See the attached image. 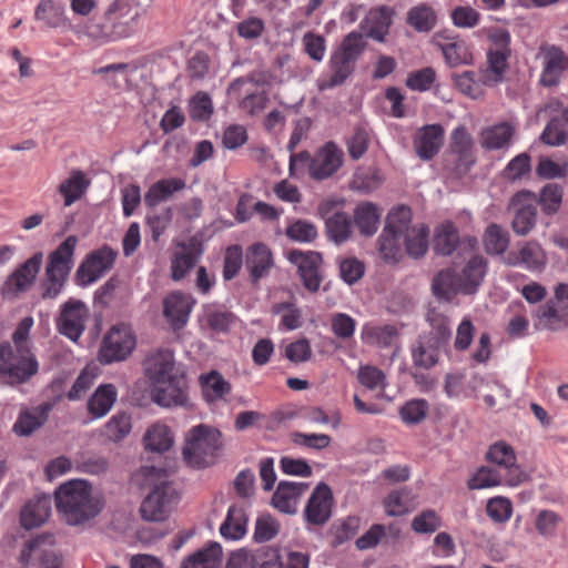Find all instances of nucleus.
Returning <instances> with one entry per match:
<instances>
[{
  "label": "nucleus",
  "instance_id": "obj_22",
  "mask_svg": "<svg viewBox=\"0 0 568 568\" xmlns=\"http://www.w3.org/2000/svg\"><path fill=\"white\" fill-rule=\"evenodd\" d=\"M333 202H325L320 206V212L325 219L326 232L329 240L335 244H342L352 235V221L345 212H333Z\"/></svg>",
  "mask_w": 568,
  "mask_h": 568
},
{
  "label": "nucleus",
  "instance_id": "obj_32",
  "mask_svg": "<svg viewBox=\"0 0 568 568\" xmlns=\"http://www.w3.org/2000/svg\"><path fill=\"white\" fill-rule=\"evenodd\" d=\"M247 516L245 509L239 506H231L226 518L220 527L223 538L229 540H239L246 534Z\"/></svg>",
  "mask_w": 568,
  "mask_h": 568
},
{
  "label": "nucleus",
  "instance_id": "obj_3",
  "mask_svg": "<svg viewBox=\"0 0 568 568\" xmlns=\"http://www.w3.org/2000/svg\"><path fill=\"white\" fill-rule=\"evenodd\" d=\"M487 272V262L483 256H473L459 274L453 270L440 271L433 280V293L444 300H450L457 293L474 294L480 286Z\"/></svg>",
  "mask_w": 568,
  "mask_h": 568
},
{
  "label": "nucleus",
  "instance_id": "obj_61",
  "mask_svg": "<svg viewBox=\"0 0 568 568\" xmlns=\"http://www.w3.org/2000/svg\"><path fill=\"white\" fill-rule=\"evenodd\" d=\"M305 53L315 62H322L326 53V40L323 36L306 32L302 38Z\"/></svg>",
  "mask_w": 568,
  "mask_h": 568
},
{
  "label": "nucleus",
  "instance_id": "obj_48",
  "mask_svg": "<svg viewBox=\"0 0 568 568\" xmlns=\"http://www.w3.org/2000/svg\"><path fill=\"white\" fill-rule=\"evenodd\" d=\"M428 235L429 232L425 225L419 224L412 226V229L403 235L407 254L414 258L423 256L428 248Z\"/></svg>",
  "mask_w": 568,
  "mask_h": 568
},
{
  "label": "nucleus",
  "instance_id": "obj_45",
  "mask_svg": "<svg viewBox=\"0 0 568 568\" xmlns=\"http://www.w3.org/2000/svg\"><path fill=\"white\" fill-rule=\"evenodd\" d=\"M47 417L48 409L43 407L21 412L13 425V430L18 435L28 436L41 427L45 423Z\"/></svg>",
  "mask_w": 568,
  "mask_h": 568
},
{
  "label": "nucleus",
  "instance_id": "obj_34",
  "mask_svg": "<svg viewBox=\"0 0 568 568\" xmlns=\"http://www.w3.org/2000/svg\"><path fill=\"white\" fill-rule=\"evenodd\" d=\"M222 561V547L210 542L206 547L185 558L181 568H219Z\"/></svg>",
  "mask_w": 568,
  "mask_h": 568
},
{
  "label": "nucleus",
  "instance_id": "obj_51",
  "mask_svg": "<svg viewBox=\"0 0 568 568\" xmlns=\"http://www.w3.org/2000/svg\"><path fill=\"white\" fill-rule=\"evenodd\" d=\"M410 221H412L410 209L407 206L400 205L398 207L393 209L388 213L386 225L383 231L403 236L412 229Z\"/></svg>",
  "mask_w": 568,
  "mask_h": 568
},
{
  "label": "nucleus",
  "instance_id": "obj_15",
  "mask_svg": "<svg viewBox=\"0 0 568 568\" xmlns=\"http://www.w3.org/2000/svg\"><path fill=\"white\" fill-rule=\"evenodd\" d=\"M486 458L506 470L505 485L515 487L525 480L526 474L516 464L514 448L506 442L493 444L486 453Z\"/></svg>",
  "mask_w": 568,
  "mask_h": 568
},
{
  "label": "nucleus",
  "instance_id": "obj_62",
  "mask_svg": "<svg viewBox=\"0 0 568 568\" xmlns=\"http://www.w3.org/2000/svg\"><path fill=\"white\" fill-rule=\"evenodd\" d=\"M473 138L465 125H458L450 134V150L460 158H466L473 149Z\"/></svg>",
  "mask_w": 568,
  "mask_h": 568
},
{
  "label": "nucleus",
  "instance_id": "obj_59",
  "mask_svg": "<svg viewBox=\"0 0 568 568\" xmlns=\"http://www.w3.org/2000/svg\"><path fill=\"white\" fill-rule=\"evenodd\" d=\"M428 413V403L425 399H413L400 408V417L407 425H415L423 422Z\"/></svg>",
  "mask_w": 568,
  "mask_h": 568
},
{
  "label": "nucleus",
  "instance_id": "obj_63",
  "mask_svg": "<svg viewBox=\"0 0 568 568\" xmlns=\"http://www.w3.org/2000/svg\"><path fill=\"white\" fill-rule=\"evenodd\" d=\"M486 511L495 523H506L511 517L513 505L506 497H494L488 500Z\"/></svg>",
  "mask_w": 568,
  "mask_h": 568
},
{
  "label": "nucleus",
  "instance_id": "obj_6",
  "mask_svg": "<svg viewBox=\"0 0 568 568\" xmlns=\"http://www.w3.org/2000/svg\"><path fill=\"white\" fill-rule=\"evenodd\" d=\"M221 447V433L207 425H197L185 437L183 458L191 467L202 468L212 464Z\"/></svg>",
  "mask_w": 568,
  "mask_h": 568
},
{
  "label": "nucleus",
  "instance_id": "obj_1",
  "mask_svg": "<svg viewBox=\"0 0 568 568\" xmlns=\"http://www.w3.org/2000/svg\"><path fill=\"white\" fill-rule=\"evenodd\" d=\"M54 501L62 519L71 526L81 525L100 513L92 486L84 479H71L61 484L55 489Z\"/></svg>",
  "mask_w": 568,
  "mask_h": 568
},
{
  "label": "nucleus",
  "instance_id": "obj_16",
  "mask_svg": "<svg viewBox=\"0 0 568 568\" xmlns=\"http://www.w3.org/2000/svg\"><path fill=\"white\" fill-rule=\"evenodd\" d=\"M332 508L333 493L328 485L320 483L306 503L304 518L310 525L323 526L329 520Z\"/></svg>",
  "mask_w": 568,
  "mask_h": 568
},
{
  "label": "nucleus",
  "instance_id": "obj_14",
  "mask_svg": "<svg viewBox=\"0 0 568 568\" xmlns=\"http://www.w3.org/2000/svg\"><path fill=\"white\" fill-rule=\"evenodd\" d=\"M139 11L131 7L126 0H115L109 7V24L111 32L109 40H119L130 37L136 28Z\"/></svg>",
  "mask_w": 568,
  "mask_h": 568
},
{
  "label": "nucleus",
  "instance_id": "obj_64",
  "mask_svg": "<svg viewBox=\"0 0 568 568\" xmlns=\"http://www.w3.org/2000/svg\"><path fill=\"white\" fill-rule=\"evenodd\" d=\"M540 139L547 145L559 146L568 140V131L558 119H552L545 126Z\"/></svg>",
  "mask_w": 568,
  "mask_h": 568
},
{
  "label": "nucleus",
  "instance_id": "obj_12",
  "mask_svg": "<svg viewBox=\"0 0 568 568\" xmlns=\"http://www.w3.org/2000/svg\"><path fill=\"white\" fill-rule=\"evenodd\" d=\"M144 372L151 385H161L182 374L176 367L173 351L169 348H158L151 352L144 359Z\"/></svg>",
  "mask_w": 568,
  "mask_h": 568
},
{
  "label": "nucleus",
  "instance_id": "obj_54",
  "mask_svg": "<svg viewBox=\"0 0 568 568\" xmlns=\"http://www.w3.org/2000/svg\"><path fill=\"white\" fill-rule=\"evenodd\" d=\"M285 234L290 240L298 243H312L318 235L314 223L300 219L287 225Z\"/></svg>",
  "mask_w": 568,
  "mask_h": 568
},
{
  "label": "nucleus",
  "instance_id": "obj_38",
  "mask_svg": "<svg viewBox=\"0 0 568 568\" xmlns=\"http://www.w3.org/2000/svg\"><path fill=\"white\" fill-rule=\"evenodd\" d=\"M200 253L192 246L181 245L180 251L175 252L171 262V277L179 282L195 266Z\"/></svg>",
  "mask_w": 568,
  "mask_h": 568
},
{
  "label": "nucleus",
  "instance_id": "obj_58",
  "mask_svg": "<svg viewBox=\"0 0 568 568\" xmlns=\"http://www.w3.org/2000/svg\"><path fill=\"white\" fill-rule=\"evenodd\" d=\"M562 201V187L555 183L545 185L539 194V204L547 214L556 213Z\"/></svg>",
  "mask_w": 568,
  "mask_h": 568
},
{
  "label": "nucleus",
  "instance_id": "obj_46",
  "mask_svg": "<svg viewBox=\"0 0 568 568\" xmlns=\"http://www.w3.org/2000/svg\"><path fill=\"white\" fill-rule=\"evenodd\" d=\"M101 374L99 366L94 363L88 364L79 374L72 387L67 393L69 400L81 399L93 386L95 379Z\"/></svg>",
  "mask_w": 568,
  "mask_h": 568
},
{
  "label": "nucleus",
  "instance_id": "obj_57",
  "mask_svg": "<svg viewBox=\"0 0 568 568\" xmlns=\"http://www.w3.org/2000/svg\"><path fill=\"white\" fill-rule=\"evenodd\" d=\"M243 266V250L240 245H231L226 248L223 260V278L233 280Z\"/></svg>",
  "mask_w": 568,
  "mask_h": 568
},
{
  "label": "nucleus",
  "instance_id": "obj_2",
  "mask_svg": "<svg viewBox=\"0 0 568 568\" xmlns=\"http://www.w3.org/2000/svg\"><path fill=\"white\" fill-rule=\"evenodd\" d=\"M141 476L143 486L151 488L140 507L142 518L148 521L168 519L179 499L175 488L169 480V474L154 466H144L141 468Z\"/></svg>",
  "mask_w": 568,
  "mask_h": 568
},
{
  "label": "nucleus",
  "instance_id": "obj_39",
  "mask_svg": "<svg viewBox=\"0 0 568 568\" xmlns=\"http://www.w3.org/2000/svg\"><path fill=\"white\" fill-rule=\"evenodd\" d=\"M509 53L507 51H494L488 52V65L480 71V81L485 85H494L501 81L503 75L507 69V58Z\"/></svg>",
  "mask_w": 568,
  "mask_h": 568
},
{
  "label": "nucleus",
  "instance_id": "obj_43",
  "mask_svg": "<svg viewBox=\"0 0 568 568\" xmlns=\"http://www.w3.org/2000/svg\"><path fill=\"white\" fill-rule=\"evenodd\" d=\"M202 393L206 402H215L224 398L230 394V383L219 373L211 372L207 375L201 376Z\"/></svg>",
  "mask_w": 568,
  "mask_h": 568
},
{
  "label": "nucleus",
  "instance_id": "obj_26",
  "mask_svg": "<svg viewBox=\"0 0 568 568\" xmlns=\"http://www.w3.org/2000/svg\"><path fill=\"white\" fill-rule=\"evenodd\" d=\"M307 489L306 483L281 481L272 497V505L281 513L295 514L300 499Z\"/></svg>",
  "mask_w": 568,
  "mask_h": 568
},
{
  "label": "nucleus",
  "instance_id": "obj_25",
  "mask_svg": "<svg viewBox=\"0 0 568 568\" xmlns=\"http://www.w3.org/2000/svg\"><path fill=\"white\" fill-rule=\"evenodd\" d=\"M444 128L440 124H428L418 130L414 139L416 154L424 161L433 159L444 142Z\"/></svg>",
  "mask_w": 568,
  "mask_h": 568
},
{
  "label": "nucleus",
  "instance_id": "obj_53",
  "mask_svg": "<svg viewBox=\"0 0 568 568\" xmlns=\"http://www.w3.org/2000/svg\"><path fill=\"white\" fill-rule=\"evenodd\" d=\"M399 236L394 233L383 231L378 237V251L383 260L387 263H395L402 256L400 240Z\"/></svg>",
  "mask_w": 568,
  "mask_h": 568
},
{
  "label": "nucleus",
  "instance_id": "obj_9",
  "mask_svg": "<svg viewBox=\"0 0 568 568\" xmlns=\"http://www.w3.org/2000/svg\"><path fill=\"white\" fill-rule=\"evenodd\" d=\"M89 310L85 304L75 298H69L60 307L59 316L55 320L58 332L77 342L84 332Z\"/></svg>",
  "mask_w": 568,
  "mask_h": 568
},
{
  "label": "nucleus",
  "instance_id": "obj_29",
  "mask_svg": "<svg viewBox=\"0 0 568 568\" xmlns=\"http://www.w3.org/2000/svg\"><path fill=\"white\" fill-rule=\"evenodd\" d=\"M355 61L333 51L328 61L329 75L318 82L320 90H328L343 84L353 73Z\"/></svg>",
  "mask_w": 568,
  "mask_h": 568
},
{
  "label": "nucleus",
  "instance_id": "obj_28",
  "mask_svg": "<svg viewBox=\"0 0 568 568\" xmlns=\"http://www.w3.org/2000/svg\"><path fill=\"white\" fill-rule=\"evenodd\" d=\"M106 268V246L90 253L75 273L77 283L87 286L100 278Z\"/></svg>",
  "mask_w": 568,
  "mask_h": 568
},
{
  "label": "nucleus",
  "instance_id": "obj_60",
  "mask_svg": "<svg viewBox=\"0 0 568 568\" xmlns=\"http://www.w3.org/2000/svg\"><path fill=\"white\" fill-rule=\"evenodd\" d=\"M465 378L466 376L464 373H452L446 375L444 388L448 397H467L474 393L475 385H466Z\"/></svg>",
  "mask_w": 568,
  "mask_h": 568
},
{
  "label": "nucleus",
  "instance_id": "obj_4",
  "mask_svg": "<svg viewBox=\"0 0 568 568\" xmlns=\"http://www.w3.org/2000/svg\"><path fill=\"white\" fill-rule=\"evenodd\" d=\"M39 372V362L32 347L18 348L9 342L0 343V382L9 386L28 383Z\"/></svg>",
  "mask_w": 568,
  "mask_h": 568
},
{
  "label": "nucleus",
  "instance_id": "obj_19",
  "mask_svg": "<svg viewBox=\"0 0 568 568\" xmlns=\"http://www.w3.org/2000/svg\"><path fill=\"white\" fill-rule=\"evenodd\" d=\"M151 386L152 398L160 406H184L187 403V385L183 374H179L161 385Z\"/></svg>",
  "mask_w": 568,
  "mask_h": 568
},
{
  "label": "nucleus",
  "instance_id": "obj_56",
  "mask_svg": "<svg viewBox=\"0 0 568 568\" xmlns=\"http://www.w3.org/2000/svg\"><path fill=\"white\" fill-rule=\"evenodd\" d=\"M537 212L532 205H524L516 210L511 223L513 230L517 235H527L536 224Z\"/></svg>",
  "mask_w": 568,
  "mask_h": 568
},
{
  "label": "nucleus",
  "instance_id": "obj_21",
  "mask_svg": "<svg viewBox=\"0 0 568 568\" xmlns=\"http://www.w3.org/2000/svg\"><path fill=\"white\" fill-rule=\"evenodd\" d=\"M136 337L128 324H118L109 329V363L125 361L135 349Z\"/></svg>",
  "mask_w": 568,
  "mask_h": 568
},
{
  "label": "nucleus",
  "instance_id": "obj_13",
  "mask_svg": "<svg viewBox=\"0 0 568 568\" xmlns=\"http://www.w3.org/2000/svg\"><path fill=\"white\" fill-rule=\"evenodd\" d=\"M287 260L297 267L304 286L310 292L318 291L322 282L320 275L322 255L314 251L292 250L287 253Z\"/></svg>",
  "mask_w": 568,
  "mask_h": 568
},
{
  "label": "nucleus",
  "instance_id": "obj_47",
  "mask_svg": "<svg viewBox=\"0 0 568 568\" xmlns=\"http://www.w3.org/2000/svg\"><path fill=\"white\" fill-rule=\"evenodd\" d=\"M439 346L432 342V338L419 337L412 349L413 362L422 368H430L438 361Z\"/></svg>",
  "mask_w": 568,
  "mask_h": 568
},
{
  "label": "nucleus",
  "instance_id": "obj_37",
  "mask_svg": "<svg viewBox=\"0 0 568 568\" xmlns=\"http://www.w3.org/2000/svg\"><path fill=\"white\" fill-rule=\"evenodd\" d=\"M459 244V233L456 226L446 221L439 224L434 234V251L439 255H450Z\"/></svg>",
  "mask_w": 568,
  "mask_h": 568
},
{
  "label": "nucleus",
  "instance_id": "obj_30",
  "mask_svg": "<svg viewBox=\"0 0 568 568\" xmlns=\"http://www.w3.org/2000/svg\"><path fill=\"white\" fill-rule=\"evenodd\" d=\"M568 67V59L557 47H549L544 52L541 83L546 87L556 85Z\"/></svg>",
  "mask_w": 568,
  "mask_h": 568
},
{
  "label": "nucleus",
  "instance_id": "obj_35",
  "mask_svg": "<svg viewBox=\"0 0 568 568\" xmlns=\"http://www.w3.org/2000/svg\"><path fill=\"white\" fill-rule=\"evenodd\" d=\"M185 187L182 179L171 178L155 182L144 195V203L148 206H155L159 203L170 199L175 192Z\"/></svg>",
  "mask_w": 568,
  "mask_h": 568
},
{
  "label": "nucleus",
  "instance_id": "obj_41",
  "mask_svg": "<svg viewBox=\"0 0 568 568\" xmlns=\"http://www.w3.org/2000/svg\"><path fill=\"white\" fill-rule=\"evenodd\" d=\"M485 251L490 255H504L509 247V233L500 225L491 223L484 234Z\"/></svg>",
  "mask_w": 568,
  "mask_h": 568
},
{
  "label": "nucleus",
  "instance_id": "obj_49",
  "mask_svg": "<svg viewBox=\"0 0 568 568\" xmlns=\"http://www.w3.org/2000/svg\"><path fill=\"white\" fill-rule=\"evenodd\" d=\"M436 13L427 4H418L407 12V23L418 32H428L436 24Z\"/></svg>",
  "mask_w": 568,
  "mask_h": 568
},
{
  "label": "nucleus",
  "instance_id": "obj_7",
  "mask_svg": "<svg viewBox=\"0 0 568 568\" xmlns=\"http://www.w3.org/2000/svg\"><path fill=\"white\" fill-rule=\"evenodd\" d=\"M344 153L333 142H327L320 148L313 156L308 152H300L291 155L290 170L306 166L308 174L316 181H322L334 175L342 166Z\"/></svg>",
  "mask_w": 568,
  "mask_h": 568
},
{
  "label": "nucleus",
  "instance_id": "obj_44",
  "mask_svg": "<svg viewBox=\"0 0 568 568\" xmlns=\"http://www.w3.org/2000/svg\"><path fill=\"white\" fill-rule=\"evenodd\" d=\"M354 220L361 234L372 236L377 231L379 223V212L377 206L373 203L358 205L355 210Z\"/></svg>",
  "mask_w": 568,
  "mask_h": 568
},
{
  "label": "nucleus",
  "instance_id": "obj_40",
  "mask_svg": "<svg viewBox=\"0 0 568 568\" xmlns=\"http://www.w3.org/2000/svg\"><path fill=\"white\" fill-rule=\"evenodd\" d=\"M144 446L148 450L163 453L173 445V435L164 424H154L145 433Z\"/></svg>",
  "mask_w": 568,
  "mask_h": 568
},
{
  "label": "nucleus",
  "instance_id": "obj_31",
  "mask_svg": "<svg viewBox=\"0 0 568 568\" xmlns=\"http://www.w3.org/2000/svg\"><path fill=\"white\" fill-rule=\"evenodd\" d=\"M394 11L389 7H379L371 10L363 22L366 36L383 42L389 31Z\"/></svg>",
  "mask_w": 568,
  "mask_h": 568
},
{
  "label": "nucleus",
  "instance_id": "obj_23",
  "mask_svg": "<svg viewBox=\"0 0 568 568\" xmlns=\"http://www.w3.org/2000/svg\"><path fill=\"white\" fill-rule=\"evenodd\" d=\"M535 328L547 331H560L568 327L567 306L559 304L555 300H548L535 312Z\"/></svg>",
  "mask_w": 568,
  "mask_h": 568
},
{
  "label": "nucleus",
  "instance_id": "obj_55",
  "mask_svg": "<svg viewBox=\"0 0 568 568\" xmlns=\"http://www.w3.org/2000/svg\"><path fill=\"white\" fill-rule=\"evenodd\" d=\"M339 276L348 285L357 283L365 273V265L354 256L338 257Z\"/></svg>",
  "mask_w": 568,
  "mask_h": 568
},
{
  "label": "nucleus",
  "instance_id": "obj_36",
  "mask_svg": "<svg viewBox=\"0 0 568 568\" xmlns=\"http://www.w3.org/2000/svg\"><path fill=\"white\" fill-rule=\"evenodd\" d=\"M440 50L445 61L450 68L460 65H470L474 62V55L470 45L460 39L440 44Z\"/></svg>",
  "mask_w": 568,
  "mask_h": 568
},
{
  "label": "nucleus",
  "instance_id": "obj_50",
  "mask_svg": "<svg viewBox=\"0 0 568 568\" xmlns=\"http://www.w3.org/2000/svg\"><path fill=\"white\" fill-rule=\"evenodd\" d=\"M505 484V476L494 468L481 466L467 481L469 489H485Z\"/></svg>",
  "mask_w": 568,
  "mask_h": 568
},
{
  "label": "nucleus",
  "instance_id": "obj_18",
  "mask_svg": "<svg viewBox=\"0 0 568 568\" xmlns=\"http://www.w3.org/2000/svg\"><path fill=\"white\" fill-rule=\"evenodd\" d=\"M274 267V257L271 248L264 243H254L246 248L245 268L251 282L256 284L266 277Z\"/></svg>",
  "mask_w": 568,
  "mask_h": 568
},
{
  "label": "nucleus",
  "instance_id": "obj_33",
  "mask_svg": "<svg viewBox=\"0 0 568 568\" xmlns=\"http://www.w3.org/2000/svg\"><path fill=\"white\" fill-rule=\"evenodd\" d=\"M398 332L392 325L365 324L361 331V338L364 344L379 348L390 347L397 339Z\"/></svg>",
  "mask_w": 568,
  "mask_h": 568
},
{
  "label": "nucleus",
  "instance_id": "obj_10",
  "mask_svg": "<svg viewBox=\"0 0 568 568\" xmlns=\"http://www.w3.org/2000/svg\"><path fill=\"white\" fill-rule=\"evenodd\" d=\"M42 252H37L12 272L1 287L2 296L11 300L27 292L33 284L42 265Z\"/></svg>",
  "mask_w": 568,
  "mask_h": 568
},
{
  "label": "nucleus",
  "instance_id": "obj_52",
  "mask_svg": "<svg viewBox=\"0 0 568 568\" xmlns=\"http://www.w3.org/2000/svg\"><path fill=\"white\" fill-rule=\"evenodd\" d=\"M385 511L389 516H403L412 507L410 491L406 488L392 491L384 500Z\"/></svg>",
  "mask_w": 568,
  "mask_h": 568
},
{
  "label": "nucleus",
  "instance_id": "obj_42",
  "mask_svg": "<svg viewBox=\"0 0 568 568\" xmlns=\"http://www.w3.org/2000/svg\"><path fill=\"white\" fill-rule=\"evenodd\" d=\"M34 18L49 28H59L68 22L64 8L53 0H41L36 8Z\"/></svg>",
  "mask_w": 568,
  "mask_h": 568
},
{
  "label": "nucleus",
  "instance_id": "obj_27",
  "mask_svg": "<svg viewBox=\"0 0 568 568\" xmlns=\"http://www.w3.org/2000/svg\"><path fill=\"white\" fill-rule=\"evenodd\" d=\"M51 497L38 495L28 500L20 511V524L26 529L43 525L51 514Z\"/></svg>",
  "mask_w": 568,
  "mask_h": 568
},
{
  "label": "nucleus",
  "instance_id": "obj_8",
  "mask_svg": "<svg viewBox=\"0 0 568 568\" xmlns=\"http://www.w3.org/2000/svg\"><path fill=\"white\" fill-rule=\"evenodd\" d=\"M20 561L28 568H61L62 557L54 549L53 535L42 534L28 540Z\"/></svg>",
  "mask_w": 568,
  "mask_h": 568
},
{
  "label": "nucleus",
  "instance_id": "obj_11",
  "mask_svg": "<svg viewBox=\"0 0 568 568\" xmlns=\"http://www.w3.org/2000/svg\"><path fill=\"white\" fill-rule=\"evenodd\" d=\"M503 262L507 266L521 267L530 273L540 274L548 264V257L538 242L527 241L504 256Z\"/></svg>",
  "mask_w": 568,
  "mask_h": 568
},
{
  "label": "nucleus",
  "instance_id": "obj_20",
  "mask_svg": "<svg viewBox=\"0 0 568 568\" xmlns=\"http://www.w3.org/2000/svg\"><path fill=\"white\" fill-rule=\"evenodd\" d=\"M194 303L191 295L181 291H174L163 300V314L174 329L187 323Z\"/></svg>",
  "mask_w": 568,
  "mask_h": 568
},
{
  "label": "nucleus",
  "instance_id": "obj_24",
  "mask_svg": "<svg viewBox=\"0 0 568 568\" xmlns=\"http://www.w3.org/2000/svg\"><path fill=\"white\" fill-rule=\"evenodd\" d=\"M90 185L91 179L85 172L72 169L57 186V193L62 197L63 206L69 207L84 197Z\"/></svg>",
  "mask_w": 568,
  "mask_h": 568
},
{
  "label": "nucleus",
  "instance_id": "obj_17",
  "mask_svg": "<svg viewBox=\"0 0 568 568\" xmlns=\"http://www.w3.org/2000/svg\"><path fill=\"white\" fill-rule=\"evenodd\" d=\"M517 132V124L513 121H503L487 125L479 132L478 141L486 151H506Z\"/></svg>",
  "mask_w": 568,
  "mask_h": 568
},
{
  "label": "nucleus",
  "instance_id": "obj_5",
  "mask_svg": "<svg viewBox=\"0 0 568 568\" xmlns=\"http://www.w3.org/2000/svg\"><path fill=\"white\" fill-rule=\"evenodd\" d=\"M78 244L75 235H69L48 256L44 280L42 282L43 300H53L62 292L73 266V254Z\"/></svg>",
  "mask_w": 568,
  "mask_h": 568
}]
</instances>
